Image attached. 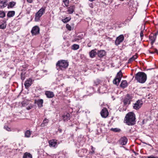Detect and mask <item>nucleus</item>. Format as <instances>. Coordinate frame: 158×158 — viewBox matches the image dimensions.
<instances>
[{
    "label": "nucleus",
    "mask_w": 158,
    "mask_h": 158,
    "mask_svg": "<svg viewBox=\"0 0 158 158\" xmlns=\"http://www.w3.org/2000/svg\"><path fill=\"white\" fill-rule=\"evenodd\" d=\"M135 114L132 112H129L126 115L124 122L128 125H133L135 124Z\"/></svg>",
    "instance_id": "f257e3e1"
},
{
    "label": "nucleus",
    "mask_w": 158,
    "mask_h": 158,
    "mask_svg": "<svg viewBox=\"0 0 158 158\" xmlns=\"http://www.w3.org/2000/svg\"><path fill=\"white\" fill-rule=\"evenodd\" d=\"M135 78L139 83H143L147 80V75L144 73L139 72L136 74Z\"/></svg>",
    "instance_id": "f03ea898"
},
{
    "label": "nucleus",
    "mask_w": 158,
    "mask_h": 158,
    "mask_svg": "<svg viewBox=\"0 0 158 158\" xmlns=\"http://www.w3.org/2000/svg\"><path fill=\"white\" fill-rule=\"evenodd\" d=\"M68 62L64 60H59L56 64V68L57 70H64L68 66Z\"/></svg>",
    "instance_id": "7ed1b4c3"
},
{
    "label": "nucleus",
    "mask_w": 158,
    "mask_h": 158,
    "mask_svg": "<svg viewBox=\"0 0 158 158\" xmlns=\"http://www.w3.org/2000/svg\"><path fill=\"white\" fill-rule=\"evenodd\" d=\"M46 7H42L39 10L35 15V20L36 21H38L40 19V17L45 13Z\"/></svg>",
    "instance_id": "20e7f679"
},
{
    "label": "nucleus",
    "mask_w": 158,
    "mask_h": 158,
    "mask_svg": "<svg viewBox=\"0 0 158 158\" xmlns=\"http://www.w3.org/2000/svg\"><path fill=\"white\" fill-rule=\"evenodd\" d=\"M122 73L120 70L117 74V76L113 81V83L116 85H118L122 77Z\"/></svg>",
    "instance_id": "39448f33"
},
{
    "label": "nucleus",
    "mask_w": 158,
    "mask_h": 158,
    "mask_svg": "<svg viewBox=\"0 0 158 158\" xmlns=\"http://www.w3.org/2000/svg\"><path fill=\"white\" fill-rule=\"evenodd\" d=\"M131 99L132 98L131 96L129 94H127V95L125 97L123 100V102L124 105H126L127 104H130Z\"/></svg>",
    "instance_id": "423d86ee"
},
{
    "label": "nucleus",
    "mask_w": 158,
    "mask_h": 158,
    "mask_svg": "<svg viewBox=\"0 0 158 158\" xmlns=\"http://www.w3.org/2000/svg\"><path fill=\"white\" fill-rule=\"evenodd\" d=\"M143 102L141 100H138L133 104V108L136 110H139L142 106Z\"/></svg>",
    "instance_id": "0eeeda50"
},
{
    "label": "nucleus",
    "mask_w": 158,
    "mask_h": 158,
    "mask_svg": "<svg viewBox=\"0 0 158 158\" xmlns=\"http://www.w3.org/2000/svg\"><path fill=\"white\" fill-rule=\"evenodd\" d=\"M124 39V37L123 35H121L117 37L115 41V44L118 46L122 43Z\"/></svg>",
    "instance_id": "6e6552de"
},
{
    "label": "nucleus",
    "mask_w": 158,
    "mask_h": 158,
    "mask_svg": "<svg viewBox=\"0 0 158 158\" xmlns=\"http://www.w3.org/2000/svg\"><path fill=\"white\" fill-rule=\"evenodd\" d=\"M101 114L102 117L106 118L108 115V112L107 109L106 108L102 109L101 112Z\"/></svg>",
    "instance_id": "1a4fd4ad"
},
{
    "label": "nucleus",
    "mask_w": 158,
    "mask_h": 158,
    "mask_svg": "<svg viewBox=\"0 0 158 158\" xmlns=\"http://www.w3.org/2000/svg\"><path fill=\"white\" fill-rule=\"evenodd\" d=\"M32 79L31 78L26 80L24 83L26 88L27 89L32 84Z\"/></svg>",
    "instance_id": "9d476101"
},
{
    "label": "nucleus",
    "mask_w": 158,
    "mask_h": 158,
    "mask_svg": "<svg viewBox=\"0 0 158 158\" xmlns=\"http://www.w3.org/2000/svg\"><path fill=\"white\" fill-rule=\"evenodd\" d=\"M49 146L51 147H56L57 146V141L53 139L49 141Z\"/></svg>",
    "instance_id": "9b49d317"
},
{
    "label": "nucleus",
    "mask_w": 158,
    "mask_h": 158,
    "mask_svg": "<svg viewBox=\"0 0 158 158\" xmlns=\"http://www.w3.org/2000/svg\"><path fill=\"white\" fill-rule=\"evenodd\" d=\"M45 94L48 98H51L54 96L53 93L50 91H46L45 92Z\"/></svg>",
    "instance_id": "f8f14e48"
},
{
    "label": "nucleus",
    "mask_w": 158,
    "mask_h": 158,
    "mask_svg": "<svg viewBox=\"0 0 158 158\" xmlns=\"http://www.w3.org/2000/svg\"><path fill=\"white\" fill-rule=\"evenodd\" d=\"M75 9V6L74 5H72L70 6L68 8L67 11L69 14H72L74 11Z\"/></svg>",
    "instance_id": "ddd939ff"
},
{
    "label": "nucleus",
    "mask_w": 158,
    "mask_h": 158,
    "mask_svg": "<svg viewBox=\"0 0 158 158\" xmlns=\"http://www.w3.org/2000/svg\"><path fill=\"white\" fill-rule=\"evenodd\" d=\"M127 141V139L125 137H123L120 138L119 140L120 143L122 145H125Z\"/></svg>",
    "instance_id": "4468645a"
},
{
    "label": "nucleus",
    "mask_w": 158,
    "mask_h": 158,
    "mask_svg": "<svg viewBox=\"0 0 158 158\" xmlns=\"http://www.w3.org/2000/svg\"><path fill=\"white\" fill-rule=\"evenodd\" d=\"M86 91L88 93L89 95H90L94 93V90L93 87L89 86L87 88Z\"/></svg>",
    "instance_id": "2eb2a0df"
},
{
    "label": "nucleus",
    "mask_w": 158,
    "mask_h": 158,
    "mask_svg": "<svg viewBox=\"0 0 158 158\" xmlns=\"http://www.w3.org/2000/svg\"><path fill=\"white\" fill-rule=\"evenodd\" d=\"M106 53L105 51L103 50H101L98 51L97 53L98 56L100 57H102L105 56Z\"/></svg>",
    "instance_id": "dca6fc26"
},
{
    "label": "nucleus",
    "mask_w": 158,
    "mask_h": 158,
    "mask_svg": "<svg viewBox=\"0 0 158 158\" xmlns=\"http://www.w3.org/2000/svg\"><path fill=\"white\" fill-rule=\"evenodd\" d=\"M96 50V49L92 50L89 52V54L90 57L93 58L95 56L97 53Z\"/></svg>",
    "instance_id": "f3484780"
},
{
    "label": "nucleus",
    "mask_w": 158,
    "mask_h": 158,
    "mask_svg": "<svg viewBox=\"0 0 158 158\" xmlns=\"http://www.w3.org/2000/svg\"><path fill=\"white\" fill-rule=\"evenodd\" d=\"M7 0H6L5 1H0V7L3 8L7 5Z\"/></svg>",
    "instance_id": "a211bd4d"
},
{
    "label": "nucleus",
    "mask_w": 158,
    "mask_h": 158,
    "mask_svg": "<svg viewBox=\"0 0 158 158\" xmlns=\"http://www.w3.org/2000/svg\"><path fill=\"white\" fill-rule=\"evenodd\" d=\"M63 118L64 121H67L70 119V114L69 113H67L66 114H64L63 116Z\"/></svg>",
    "instance_id": "6ab92c4d"
},
{
    "label": "nucleus",
    "mask_w": 158,
    "mask_h": 158,
    "mask_svg": "<svg viewBox=\"0 0 158 158\" xmlns=\"http://www.w3.org/2000/svg\"><path fill=\"white\" fill-rule=\"evenodd\" d=\"M35 103L37 104L38 107H41L43 106V99H39L35 101Z\"/></svg>",
    "instance_id": "aec40b11"
},
{
    "label": "nucleus",
    "mask_w": 158,
    "mask_h": 158,
    "mask_svg": "<svg viewBox=\"0 0 158 158\" xmlns=\"http://www.w3.org/2000/svg\"><path fill=\"white\" fill-rule=\"evenodd\" d=\"M48 119L46 118H45L41 124V127H43L47 126L48 125Z\"/></svg>",
    "instance_id": "412c9836"
},
{
    "label": "nucleus",
    "mask_w": 158,
    "mask_h": 158,
    "mask_svg": "<svg viewBox=\"0 0 158 158\" xmlns=\"http://www.w3.org/2000/svg\"><path fill=\"white\" fill-rule=\"evenodd\" d=\"M127 81L126 80H123L120 85L121 87L123 88H125L127 87Z\"/></svg>",
    "instance_id": "4be33fe9"
},
{
    "label": "nucleus",
    "mask_w": 158,
    "mask_h": 158,
    "mask_svg": "<svg viewBox=\"0 0 158 158\" xmlns=\"http://www.w3.org/2000/svg\"><path fill=\"white\" fill-rule=\"evenodd\" d=\"M137 58V56L136 55L133 56L131 58L129 59L128 63H131L133 60H134L135 59H136Z\"/></svg>",
    "instance_id": "5701e85b"
},
{
    "label": "nucleus",
    "mask_w": 158,
    "mask_h": 158,
    "mask_svg": "<svg viewBox=\"0 0 158 158\" xmlns=\"http://www.w3.org/2000/svg\"><path fill=\"white\" fill-rule=\"evenodd\" d=\"M23 158H32V156L30 153H25L23 156Z\"/></svg>",
    "instance_id": "b1692460"
},
{
    "label": "nucleus",
    "mask_w": 158,
    "mask_h": 158,
    "mask_svg": "<svg viewBox=\"0 0 158 158\" xmlns=\"http://www.w3.org/2000/svg\"><path fill=\"white\" fill-rule=\"evenodd\" d=\"M15 14V12L14 11H9L7 14V16L8 17H13Z\"/></svg>",
    "instance_id": "393cba45"
},
{
    "label": "nucleus",
    "mask_w": 158,
    "mask_h": 158,
    "mask_svg": "<svg viewBox=\"0 0 158 158\" xmlns=\"http://www.w3.org/2000/svg\"><path fill=\"white\" fill-rule=\"evenodd\" d=\"M16 4V2H11L9 3L8 5V8H12Z\"/></svg>",
    "instance_id": "a878e982"
},
{
    "label": "nucleus",
    "mask_w": 158,
    "mask_h": 158,
    "mask_svg": "<svg viewBox=\"0 0 158 158\" xmlns=\"http://www.w3.org/2000/svg\"><path fill=\"white\" fill-rule=\"evenodd\" d=\"M40 30H31V32L32 35H36L39 34Z\"/></svg>",
    "instance_id": "bb28decb"
},
{
    "label": "nucleus",
    "mask_w": 158,
    "mask_h": 158,
    "mask_svg": "<svg viewBox=\"0 0 158 158\" xmlns=\"http://www.w3.org/2000/svg\"><path fill=\"white\" fill-rule=\"evenodd\" d=\"M31 131L29 130H27L25 133V137H29L31 135Z\"/></svg>",
    "instance_id": "cd10ccee"
},
{
    "label": "nucleus",
    "mask_w": 158,
    "mask_h": 158,
    "mask_svg": "<svg viewBox=\"0 0 158 158\" xmlns=\"http://www.w3.org/2000/svg\"><path fill=\"white\" fill-rule=\"evenodd\" d=\"M150 39L152 41V43H154L156 39L155 35L150 36L149 37Z\"/></svg>",
    "instance_id": "c85d7f7f"
},
{
    "label": "nucleus",
    "mask_w": 158,
    "mask_h": 158,
    "mask_svg": "<svg viewBox=\"0 0 158 158\" xmlns=\"http://www.w3.org/2000/svg\"><path fill=\"white\" fill-rule=\"evenodd\" d=\"M71 19L69 17H66L65 18L62 19V21L64 23H66L68 22Z\"/></svg>",
    "instance_id": "c756f323"
},
{
    "label": "nucleus",
    "mask_w": 158,
    "mask_h": 158,
    "mask_svg": "<svg viewBox=\"0 0 158 158\" xmlns=\"http://www.w3.org/2000/svg\"><path fill=\"white\" fill-rule=\"evenodd\" d=\"M79 48V45L77 44H74L72 46V48L73 50H76Z\"/></svg>",
    "instance_id": "7c9ffc66"
},
{
    "label": "nucleus",
    "mask_w": 158,
    "mask_h": 158,
    "mask_svg": "<svg viewBox=\"0 0 158 158\" xmlns=\"http://www.w3.org/2000/svg\"><path fill=\"white\" fill-rule=\"evenodd\" d=\"M63 2L65 6L68 7L69 4V0H63Z\"/></svg>",
    "instance_id": "2f4dec72"
},
{
    "label": "nucleus",
    "mask_w": 158,
    "mask_h": 158,
    "mask_svg": "<svg viewBox=\"0 0 158 158\" xmlns=\"http://www.w3.org/2000/svg\"><path fill=\"white\" fill-rule=\"evenodd\" d=\"M100 82V81L98 79H97L94 81V85H97Z\"/></svg>",
    "instance_id": "473e14b6"
},
{
    "label": "nucleus",
    "mask_w": 158,
    "mask_h": 158,
    "mask_svg": "<svg viewBox=\"0 0 158 158\" xmlns=\"http://www.w3.org/2000/svg\"><path fill=\"white\" fill-rule=\"evenodd\" d=\"M6 27V24L5 23H4L0 24V29H4Z\"/></svg>",
    "instance_id": "72a5a7b5"
},
{
    "label": "nucleus",
    "mask_w": 158,
    "mask_h": 158,
    "mask_svg": "<svg viewBox=\"0 0 158 158\" xmlns=\"http://www.w3.org/2000/svg\"><path fill=\"white\" fill-rule=\"evenodd\" d=\"M82 37L81 38H78L77 37L75 38L74 39V41L78 42H81V40L82 39Z\"/></svg>",
    "instance_id": "f704fd0d"
},
{
    "label": "nucleus",
    "mask_w": 158,
    "mask_h": 158,
    "mask_svg": "<svg viewBox=\"0 0 158 158\" xmlns=\"http://www.w3.org/2000/svg\"><path fill=\"white\" fill-rule=\"evenodd\" d=\"M111 130L115 132H119L120 131V130L119 129L117 128H111Z\"/></svg>",
    "instance_id": "c9c22d12"
},
{
    "label": "nucleus",
    "mask_w": 158,
    "mask_h": 158,
    "mask_svg": "<svg viewBox=\"0 0 158 158\" xmlns=\"http://www.w3.org/2000/svg\"><path fill=\"white\" fill-rule=\"evenodd\" d=\"M91 149L92 151L89 152V153L92 154H94V150H95V148H93V147L92 146H91Z\"/></svg>",
    "instance_id": "e433bc0d"
},
{
    "label": "nucleus",
    "mask_w": 158,
    "mask_h": 158,
    "mask_svg": "<svg viewBox=\"0 0 158 158\" xmlns=\"http://www.w3.org/2000/svg\"><path fill=\"white\" fill-rule=\"evenodd\" d=\"M5 16V13L3 11L0 12V17L3 18Z\"/></svg>",
    "instance_id": "4c0bfd02"
},
{
    "label": "nucleus",
    "mask_w": 158,
    "mask_h": 158,
    "mask_svg": "<svg viewBox=\"0 0 158 158\" xmlns=\"http://www.w3.org/2000/svg\"><path fill=\"white\" fill-rule=\"evenodd\" d=\"M4 128L8 131H11V129L10 128H9L7 126H5L4 127Z\"/></svg>",
    "instance_id": "58836bf2"
},
{
    "label": "nucleus",
    "mask_w": 158,
    "mask_h": 158,
    "mask_svg": "<svg viewBox=\"0 0 158 158\" xmlns=\"http://www.w3.org/2000/svg\"><path fill=\"white\" fill-rule=\"evenodd\" d=\"M31 30H40V28L38 26H35L33 27Z\"/></svg>",
    "instance_id": "ea45409f"
},
{
    "label": "nucleus",
    "mask_w": 158,
    "mask_h": 158,
    "mask_svg": "<svg viewBox=\"0 0 158 158\" xmlns=\"http://www.w3.org/2000/svg\"><path fill=\"white\" fill-rule=\"evenodd\" d=\"M66 27L68 29V30H71V27L68 24H67L66 25Z\"/></svg>",
    "instance_id": "a19ab883"
},
{
    "label": "nucleus",
    "mask_w": 158,
    "mask_h": 158,
    "mask_svg": "<svg viewBox=\"0 0 158 158\" xmlns=\"http://www.w3.org/2000/svg\"><path fill=\"white\" fill-rule=\"evenodd\" d=\"M148 158H158V156H155L153 155H151L149 156H148L147 157Z\"/></svg>",
    "instance_id": "79ce46f5"
},
{
    "label": "nucleus",
    "mask_w": 158,
    "mask_h": 158,
    "mask_svg": "<svg viewBox=\"0 0 158 158\" xmlns=\"http://www.w3.org/2000/svg\"><path fill=\"white\" fill-rule=\"evenodd\" d=\"M140 36L141 38V40L142 39L143 37V31H141L140 33Z\"/></svg>",
    "instance_id": "37998d69"
},
{
    "label": "nucleus",
    "mask_w": 158,
    "mask_h": 158,
    "mask_svg": "<svg viewBox=\"0 0 158 158\" xmlns=\"http://www.w3.org/2000/svg\"><path fill=\"white\" fill-rule=\"evenodd\" d=\"M32 106H28L26 108V109L28 110H30L32 108Z\"/></svg>",
    "instance_id": "c03bdc74"
},
{
    "label": "nucleus",
    "mask_w": 158,
    "mask_h": 158,
    "mask_svg": "<svg viewBox=\"0 0 158 158\" xmlns=\"http://www.w3.org/2000/svg\"><path fill=\"white\" fill-rule=\"evenodd\" d=\"M89 5L91 8H93V5L92 3H90L89 4Z\"/></svg>",
    "instance_id": "a18cd8bd"
},
{
    "label": "nucleus",
    "mask_w": 158,
    "mask_h": 158,
    "mask_svg": "<svg viewBox=\"0 0 158 158\" xmlns=\"http://www.w3.org/2000/svg\"><path fill=\"white\" fill-rule=\"evenodd\" d=\"M22 106H27V103L24 102H23L22 103Z\"/></svg>",
    "instance_id": "49530a36"
},
{
    "label": "nucleus",
    "mask_w": 158,
    "mask_h": 158,
    "mask_svg": "<svg viewBox=\"0 0 158 158\" xmlns=\"http://www.w3.org/2000/svg\"><path fill=\"white\" fill-rule=\"evenodd\" d=\"M141 29H143V30H145V25L143 24L141 27Z\"/></svg>",
    "instance_id": "de8ad7c7"
},
{
    "label": "nucleus",
    "mask_w": 158,
    "mask_h": 158,
    "mask_svg": "<svg viewBox=\"0 0 158 158\" xmlns=\"http://www.w3.org/2000/svg\"><path fill=\"white\" fill-rule=\"evenodd\" d=\"M83 35L82 34H80L77 37H78V38H81V37H82V38H83Z\"/></svg>",
    "instance_id": "09e8293b"
},
{
    "label": "nucleus",
    "mask_w": 158,
    "mask_h": 158,
    "mask_svg": "<svg viewBox=\"0 0 158 158\" xmlns=\"http://www.w3.org/2000/svg\"><path fill=\"white\" fill-rule=\"evenodd\" d=\"M27 0V1L28 2L31 3L32 2L33 0Z\"/></svg>",
    "instance_id": "8fccbe9b"
},
{
    "label": "nucleus",
    "mask_w": 158,
    "mask_h": 158,
    "mask_svg": "<svg viewBox=\"0 0 158 158\" xmlns=\"http://www.w3.org/2000/svg\"><path fill=\"white\" fill-rule=\"evenodd\" d=\"M84 152H85L86 153L87 152V150L86 149H83L82 150Z\"/></svg>",
    "instance_id": "3c124183"
},
{
    "label": "nucleus",
    "mask_w": 158,
    "mask_h": 158,
    "mask_svg": "<svg viewBox=\"0 0 158 158\" xmlns=\"http://www.w3.org/2000/svg\"><path fill=\"white\" fill-rule=\"evenodd\" d=\"M21 78L22 80H24L25 79V77L21 75Z\"/></svg>",
    "instance_id": "603ef678"
},
{
    "label": "nucleus",
    "mask_w": 158,
    "mask_h": 158,
    "mask_svg": "<svg viewBox=\"0 0 158 158\" xmlns=\"http://www.w3.org/2000/svg\"><path fill=\"white\" fill-rule=\"evenodd\" d=\"M158 31H157V32L156 33H155V34L154 35H155L156 37V35L158 34Z\"/></svg>",
    "instance_id": "864d4df0"
},
{
    "label": "nucleus",
    "mask_w": 158,
    "mask_h": 158,
    "mask_svg": "<svg viewBox=\"0 0 158 158\" xmlns=\"http://www.w3.org/2000/svg\"><path fill=\"white\" fill-rule=\"evenodd\" d=\"M158 52V50L157 49H155V51L154 52Z\"/></svg>",
    "instance_id": "5fc2aeb1"
},
{
    "label": "nucleus",
    "mask_w": 158,
    "mask_h": 158,
    "mask_svg": "<svg viewBox=\"0 0 158 158\" xmlns=\"http://www.w3.org/2000/svg\"><path fill=\"white\" fill-rule=\"evenodd\" d=\"M154 52H151V53H154Z\"/></svg>",
    "instance_id": "6e6d98bb"
},
{
    "label": "nucleus",
    "mask_w": 158,
    "mask_h": 158,
    "mask_svg": "<svg viewBox=\"0 0 158 158\" xmlns=\"http://www.w3.org/2000/svg\"><path fill=\"white\" fill-rule=\"evenodd\" d=\"M44 71L45 72H47L46 70H44Z\"/></svg>",
    "instance_id": "4d7b16f0"
}]
</instances>
